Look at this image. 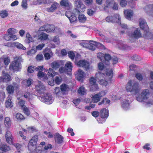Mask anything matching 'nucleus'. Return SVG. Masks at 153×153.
<instances>
[{
    "label": "nucleus",
    "mask_w": 153,
    "mask_h": 153,
    "mask_svg": "<svg viewBox=\"0 0 153 153\" xmlns=\"http://www.w3.org/2000/svg\"><path fill=\"white\" fill-rule=\"evenodd\" d=\"M113 4L112 9L114 10H117L118 9V5L114 0H106L105 4H103L102 7V10L108 12L109 8Z\"/></svg>",
    "instance_id": "3"
},
{
    "label": "nucleus",
    "mask_w": 153,
    "mask_h": 153,
    "mask_svg": "<svg viewBox=\"0 0 153 153\" xmlns=\"http://www.w3.org/2000/svg\"><path fill=\"white\" fill-rule=\"evenodd\" d=\"M78 93L82 95L84 94L85 92V88L83 87H80L78 90Z\"/></svg>",
    "instance_id": "50"
},
{
    "label": "nucleus",
    "mask_w": 153,
    "mask_h": 153,
    "mask_svg": "<svg viewBox=\"0 0 153 153\" xmlns=\"http://www.w3.org/2000/svg\"><path fill=\"white\" fill-rule=\"evenodd\" d=\"M75 63L79 67H83L85 68L86 71L89 69V64L87 61L85 60H80L77 61V57L76 56L75 57Z\"/></svg>",
    "instance_id": "7"
},
{
    "label": "nucleus",
    "mask_w": 153,
    "mask_h": 153,
    "mask_svg": "<svg viewBox=\"0 0 153 153\" xmlns=\"http://www.w3.org/2000/svg\"><path fill=\"white\" fill-rule=\"evenodd\" d=\"M68 56L71 59H74L75 57V54L73 51L68 52Z\"/></svg>",
    "instance_id": "56"
},
{
    "label": "nucleus",
    "mask_w": 153,
    "mask_h": 153,
    "mask_svg": "<svg viewBox=\"0 0 153 153\" xmlns=\"http://www.w3.org/2000/svg\"><path fill=\"white\" fill-rule=\"evenodd\" d=\"M120 15L117 13L114 14L113 16H108L105 19L106 22L112 23L118 22L120 20Z\"/></svg>",
    "instance_id": "10"
},
{
    "label": "nucleus",
    "mask_w": 153,
    "mask_h": 153,
    "mask_svg": "<svg viewBox=\"0 0 153 153\" xmlns=\"http://www.w3.org/2000/svg\"><path fill=\"white\" fill-rule=\"evenodd\" d=\"M54 80L57 85H59L62 81L61 78L58 76H56Z\"/></svg>",
    "instance_id": "54"
},
{
    "label": "nucleus",
    "mask_w": 153,
    "mask_h": 153,
    "mask_svg": "<svg viewBox=\"0 0 153 153\" xmlns=\"http://www.w3.org/2000/svg\"><path fill=\"white\" fill-rule=\"evenodd\" d=\"M135 77L137 79L140 81H141L143 79L142 75L140 73H137L135 74Z\"/></svg>",
    "instance_id": "59"
},
{
    "label": "nucleus",
    "mask_w": 153,
    "mask_h": 153,
    "mask_svg": "<svg viewBox=\"0 0 153 153\" xmlns=\"http://www.w3.org/2000/svg\"><path fill=\"white\" fill-rule=\"evenodd\" d=\"M25 41L28 43H30L32 42V38L29 33H27L26 34Z\"/></svg>",
    "instance_id": "42"
},
{
    "label": "nucleus",
    "mask_w": 153,
    "mask_h": 153,
    "mask_svg": "<svg viewBox=\"0 0 153 153\" xmlns=\"http://www.w3.org/2000/svg\"><path fill=\"white\" fill-rule=\"evenodd\" d=\"M128 36L129 37L130 42L132 43L135 40V39H138L142 36L140 30L137 29L132 33H128Z\"/></svg>",
    "instance_id": "8"
},
{
    "label": "nucleus",
    "mask_w": 153,
    "mask_h": 153,
    "mask_svg": "<svg viewBox=\"0 0 153 153\" xmlns=\"http://www.w3.org/2000/svg\"><path fill=\"white\" fill-rule=\"evenodd\" d=\"M129 104L128 101L126 100H125L122 102L121 106L124 109H126L128 108L129 106Z\"/></svg>",
    "instance_id": "39"
},
{
    "label": "nucleus",
    "mask_w": 153,
    "mask_h": 153,
    "mask_svg": "<svg viewBox=\"0 0 153 153\" xmlns=\"http://www.w3.org/2000/svg\"><path fill=\"white\" fill-rule=\"evenodd\" d=\"M34 68L33 66H30L28 67L27 71V72L30 73H31L34 72Z\"/></svg>",
    "instance_id": "61"
},
{
    "label": "nucleus",
    "mask_w": 153,
    "mask_h": 153,
    "mask_svg": "<svg viewBox=\"0 0 153 153\" xmlns=\"http://www.w3.org/2000/svg\"><path fill=\"white\" fill-rule=\"evenodd\" d=\"M86 74L85 72L81 69L78 70L75 74V77L77 80L82 83L85 78Z\"/></svg>",
    "instance_id": "12"
},
{
    "label": "nucleus",
    "mask_w": 153,
    "mask_h": 153,
    "mask_svg": "<svg viewBox=\"0 0 153 153\" xmlns=\"http://www.w3.org/2000/svg\"><path fill=\"white\" fill-rule=\"evenodd\" d=\"M3 61L4 64L6 65H7L10 63V59L9 58V57H6L3 58Z\"/></svg>",
    "instance_id": "53"
},
{
    "label": "nucleus",
    "mask_w": 153,
    "mask_h": 153,
    "mask_svg": "<svg viewBox=\"0 0 153 153\" xmlns=\"http://www.w3.org/2000/svg\"><path fill=\"white\" fill-rule=\"evenodd\" d=\"M65 67L67 71L71 72L73 68L72 62L70 61L68 62L65 64Z\"/></svg>",
    "instance_id": "29"
},
{
    "label": "nucleus",
    "mask_w": 153,
    "mask_h": 153,
    "mask_svg": "<svg viewBox=\"0 0 153 153\" xmlns=\"http://www.w3.org/2000/svg\"><path fill=\"white\" fill-rule=\"evenodd\" d=\"M0 149L3 152H6L9 151L10 150V148L9 146L0 142Z\"/></svg>",
    "instance_id": "27"
},
{
    "label": "nucleus",
    "mask_w": 153,
    "mask_h": 153,
    "mask_svg": "<svg viewBox=\"0 0 153 153\" xmlns=\"http://www.w3.org/2000/svg\"><path fill=\"white\" fill-rule=\"evenodd\" d=\"M41 30L45 31L47 32H51L55 30V27L53 25H49L48 26V28H45V26H43L41 27L40 29Z\"/></svg>",
    "instance_id": "20"
},
{
    "label": "nucleus",
    "mask_w": 153,
    "mask_h": 153,
    "mask_svg": "<svg viewBox=\"0 0 153 153\" xmlns=\"http://www.w3.org/2000/svg\"><path fill=\"white\" fill-rule=\"evenodd\" d=\"M75 9L78 13L83 12L85 9V7L80 0L75 1Z\"/></svg>",
    "instance_id": "9"
},
{
    "label": "nucleus",
    "mask_w": 153,
    "mask_h": 153,
    "mask_svg": "<svg viewBox=\"0 0 153 153\" xmlns=\"http://www.w3.org/2000/svg\"><path fill=\"white\" fill-rule=\"evenodd\" d=\"M60 88L61 91L63 93L67 91L69 89L68 86L65 84H62L61 85Z\"/></svg>",
    "instance_id": "33"
},
{
    "label": "nucleus",
    "mask_w": 153,
    "mask_h": 153,
    "mask_svg": "<svg viewBox=\"0 0 153 153\" xmlns=\"http://www.w3.org/2000/svg\"><path fill=\"white\" fill-rule=\"evenodd\" d=\"M21 58L20 57H16L15 60L10 64L9 68L10 70L19 71L21 65Z\"/></svg>",
    "instance_id": "4"
},
{
    "label": "nucleus",
    "mask_w": 153,
    "mask_h": 153,
    "mask_svg": "<svg viewBox=\"0 0 153 153\" xmlns=\"http://www.w3.org/2000/svg\"><path fill=\"white\" fill-rule=\"evenodd\" d=\"M2 76L0 77V81H2L4 82H8L11 80V76L7 73H6L4 71L2 72Z\"/></svg>",
    "instance_id": "14"
},
{
    "label": "nucleus",
    "mask_w": 153,
    "mask_h": 153,
    "mask_svg": "<svg viewBox=\"0 0 153 153\" xmlns=\"http://www.w3.org/2000/svg\"><path fill=\"white\" fill-rule=\"evenodd\" d=\"M89 88L91 91H94L98 90L99 88L97 84L89 85Z\"/></svg>",
    "instance_id": "30"
},
{
    "label": "nucleus",
    "mask_w": 153,
    "mask_h": 153,
    "mask_svg": "<svg viewBox=\"0 0 153 153\" xmlns=\"http://www.w3.org/2000/svg\"><path fill=\"white\" fill-rule=\"evenodd\" d=\"M60 4L61 6L65 8H68L70 7L71 3L68 0H61Z\"/></svg>",
    "instance_id": "24"
},
{
    "label": "nucleus",
    "mask_w": 153,
    "mask_h": 153,
    "mask_svg": "<svg viewBox=\"0 0 153 153\" xmlns=\"http://www.w3.org/2000/svg\"><path fill=\"white\" fill-rule=\"evenodd\" d=\"M79 21V22L84 23L86 20V17L83 14H79L78 17Z\"/></svg>",
    "instance_id": "35"
},
{
    "label": "nucleus",
    "mask_w": 153,
    "mask_h": 153,
    "mask_svg": "<svg viewBox=\"0 0 153 153\" xmlns=\"http://www.w3.org/2000/svg\"><path fill=\"white\" fill-rule=\"evenodd\" d=\"M104 54L101 52H99L97 54V56L98 58H99L102 61L103 59Z\"/></svg>",
    "instance_id": "62"
},
{
    "label": "nucleus",
    "mask_w": 153,
    "mask_h": 153,
    "mask_svg": "<svg viewBox=\"0 0 153 153\" xmlns=\"http://www.w3.org/2000/svg\"><path fill=\"white\" fill-rule=\"evenodd\" d=\"M107 91L106 90H103L100 91L97 94L100 97V98L104 96L107 93Z\"/></svg>",
    "instance_id": "52"
},
{
    "label": "nucleus",
    "mask_w": 153,
    "mask_h": 153,
    "mask_svg": "<svg viewBox=\"0 0 153 153\" xmlns=\"http://www.w3.org/2000/svg\"><path fill=\"white\" fill-rule=\"evenodd\" d=\"M126 88L127 92H130L134 95L138 93L140 91L139 83L136 82H132L131 80H130L127 83Z\"/></svg>",
    "instance_id": "2"
},
{
    "label": "nucleus",
    "mask_w": 153,
    "mask_h": 153,
    "mask_svg": "<svg viewBox=\"0 0 153 153\" xmlns=\"http://www.w3.org/2000/svg\"><path fill=\"white\" fill-rule=\"evenodd\" d=\"M41 98V101L46 104H49L52 103L53 97L51 94H45Z\"/></svg>",
    "instance_id": "13"
},
{
    "label": "nucleus",
    "mask_w": 153,
    "mask_h": 153,
    "mask_svg": "<svg viewBox=\"0 0 153 153\" xmlns=\"http://www.w3.org/2000/svg\"><path fill=\"white\" fill-rule=\"evenodd\" d=\"M110 102V101L107 98H103L101 102L98 103L99 105H101L102 104L107 105L109 104Z\"/></svg>",
    "instance_id": "32"
},
{
    "label": "nucleus",
    "mask_w": 153,
    "mask_h": 153,
    "mask_svg": "<svg viewBox=\"0 0 153 153\" xmlns=\"http://www.w3.org/2000/svg\"><path fill=\"white\" fill-rule=\"evenodd\" d=\"M11 121L9 118L6 117L4 120V125L7 128H9L11 126Z\"/></svg>",
    "instance_id": "37"
},
{
    "label": "nucleus",
    "mask_w": 153,
    "mask_h": 153,
    "mask_svg": "<svg viewBox=\"0 0 153 153\" xmlns=\"http://www.w3.org/2000/svg\"><path fill=\"white\" fill-rule=\"evenodd\" d=\"M48 37V35L46 33L42 32L39 35V39L42 40H45L47 39Z\"/></svg>",
    "instance_id": "43"
},
{
    "label": "nucleus",
    "mask_w": 153,
    "mask_h": 153,
    "mask_svg": "<svg viewBox=\"0 0 153 153\" xmlns=\"http://www.w3.org/2000/svg\"><path fill=\"white\" fill-rule=\"evenodd\" d=\"M59 4L58 3L54 2L50 8H48V12H53L59 7Z\"/></svg>",
    "instance_id": "25"
},
{
    "label": "nucleus",
    "mask_w": 153,
    "mask_h": 153,
    "mask_svg": "<svg viewBox=\"0 0 153 153\" xmlns=\"http://www.w3.org/2000/svg\"><path fill=\"white\" fill-rule=\"evenodd\" d=\"M33 81V80L29 78L27 79L23 80L22 82V84L24 85L26 87H28L31 85Z\"/></svg>",
    "instance_id": "26"
},
{
    "label": "nucleus",
    "mask_w": 153,
    "mask_h": 153,
    "mask_svg": "<svg viewBox=\"0 0 153 153\" xmlns=\"http://www.w3.org/2000/svg\"><path fill=\"white\" fill-rule=\"evenodd\" d=\"M65 15L68 18L71 23L77 20V18L75 14L70 11H66Z\"/></svg>",
    "instance_id": "15"
},
{
    "label": "nucleus",
    "mask_w": 153,
    "mask_h": 153,
    "mask_svg": "<svg viewBox=\"0 0 153 153\" xmlns=\"http://www.w3.org/2000/svg\"><path fill=\"white\" fill-rule=\"evenodd\" d=\"M97 79L96 77L94 78L93 76L91 77L89 79V85L97 84Z\"/></svg>",
    "instance_id": "45"
},
{
    "label": "nucleus",
    "mask_w": 153,
    "mask_h": 153,
    "mask_svg": "<svg viewBox=\"0 0 153 153\" xmlns=\"http://www.w3.org/2000/svg\"><path fill=\"white\" fill-rule=\"evenodd\" d=\"M95 45L90 43L88 44V48L90 50L94 51L95 50Z\"/></svg>",
    "instance_id": "51"
},
{
    "label": "nucleus",
    "mask_w": 153,
    "mask_h": 153,
    "mask_svg": "<svg viewBox=\"0 0 153 153\" xmlns=\"http://www.w3.org/2000/svg\"><path fill=\"white\" fill-rule=\"evenodd\" d=\"M37 76L39 78H43L45 80H47L48 79L47 75L44 74L43 72L39 71L37 74Z\"/></svg>",
    "instance_id": "38"
},
{
    "label": "nucleus",
    "mask_w": 153,
    "mask_h": 153,
    "mask_svg": "<svg viewBox=\"0 0 153 153\" xmlns=\"http://www.w3.org/2000/svg\"><path fill=\"white\" fill-rule=\"evenodd\" d=\"M91 115L95 118L97 117L100 115V112L98 111H94L91 112Z\"/></svg>",
    "instance_id": "55"
},
{
    "label": "nucleus",
    "mask_w": 153,
    "mask_h": 153,
    "mask_svg": "<svg viewBox=\"0 0 153 153\" xmlns=\"http://www.w3.org/2000/svg\"><path fill=\"white\" fill-rule=\"evenodd\" d=\"M35 88L37 91L40 94H42L45 91V87L40 81H38V84Z\"/></svg>",
    "instance_id": "16"
},
{
    "label": "nucleus",
    "mask_w": 153,
    "mask_h": 153,
    "mask_svg": "<svg viewBox=\"0 0 153 153\" xmlns=\"http://www.w3.org/2000/svg\"><path fill=\"white\" fill-rule=\"evenodd\" d=\"M63 139L64 138L62 136L58 133H56L55 137V140L56 143L59 144L62 143L63 142Z\"/></svg>",
    "instance_id": "21"
},
{
    "label": "nucleus",
    "mask_w": 153,
    "mask_h": 153,
    "mask_svg": "<svg viewBox=\"0 0 153 153\" xmlns=\"http://www.w3.org/2000/svg\"><path fill=\"white\" fill-rule=\"evenodd\" d=\"M100 97L97 94H94L91 97L92 100L94 103L98 102L100 101Z\"/></svg>",
    "instance_id": "31"
},
{
    "label": "nucleus",
    "mask_w": 153,
    "mask_h": 153,
    "mask_svg": "<svg viewBox=\"0 0 153 153\" xmlns=\"http://www.w3.org/2000/svg\"><path fill=\"white\" fill-rule=\"evenodd\" d=\"M16 117L18 120H23L25 119L24 116L22 114L19 113H18L16 114Z\"/></svg>",
    "instance_id": "44"
},
{
    "label": "nucleus",
    "mask_w": 153,
    "mask_h": 153,
    "mask_svg": "<svg viewBox=\"0 0 153 153\" xmlns=\"http://www.w3.org/2000/svg\"><path fill=\"white\" fill-rule=\"evenodd\" d=\"M113 72L112 69L107 68L105 73H102L98 71L95 75L96 78L98 81V83L103 86H106L108 85V82L104 79L107 80L108 81L111 82L113 77Z\"/></svg>",
    "instance_id": "1"
},
{
    "label": "nucleus",
    "mask_w": 153,
    "mask_h": 153,
    "mask_svg": "<svg viewBox=\"0 0 153 153\" xmlns=\"http://www.w3.org/2000/svg\"><path fill=\"white\" fill-rule=\"evenodd\" d=\"M6 106L7 108H11L13 107L12 103L11 100L9 98L6 101Z\"/></svg>",
    "instance_id": "46"
},
{
    "label": "nucleus",
    "mask_w": 153,
    "mask_h": 153,
    "mask_svg": "<svg viewBox=\"0 0 153 153\" xmlns=\"http://www.w3.org/2000/svg\"><path fill=\"white\" fill-rule=\"evenodd\" d=\"M109 116L108 110L105 108L101 109L100 111V116L102 118H107Z\"/></svg>",
    "instance_id": "18"
},
{
    "label": "nucleus",
    "mask_w": 153,
    "mask_h": 153,
    "mask_svg": "<svg viewBox=\"0 0 153 153\" xmlns=\"http://www.w3.org/2000/svg\"><path fill=\"white\" fill-rule=\"evenodd\" d=\"M52 68L55 70L58 69L60 66V64L58 61H54L51 64Z\"/></svg>",
    "instance_id": "34"
},
{
    "label": "nucleus",
    "mask_w": 153,
    "mask_h": 153,
    "mask_svg": "<svg viewBox=\"0 0 153 153\" xmlns=\"http://www.w3.org/2000/svg\"><path fill=\"white\" fill-rule=\"evenodd\" d=\"M111 59V56L109 54L105 53L104 54L102 61L105 65H109L110 61Z\"/></svg>",
    "instance_id": "19"
},
{
    "label": "nucleus",
    "mask_w": 153,
    "mask_h": 153,
    "mask_svg": "<svg viewBox=\"0 0 153 153\" xmlns=\"http://www.w3.org/2000/svg\"><path fill=\"white\" fill-rule=\"evenodd\" d=\"M7 32L10 35H14V34L17 32V30L14 28H10L8 30Z\"/></svg>",
    "instance_id": "47"
},
{
    "label": "nucleus",
    "mask_w": 153,
    "mask_h": 153,
    "mask_svg": "<svg viewBox=\"0 0 153 153\" xmlns=\"http://www.w3.org/2000/svg\"><path fill=\"white\" fill-rule=\"evenodd\" d=\"M56 72H55L51 68H49L48 73V75L51 77H53L56 75Z\"/></svg>",
    "instance_id": "40"
},
{
    "label": "nucleus",
    "mask_w": 153,
    "mask_h": 153,
    "mask_svg": "<svg viewBox=\"0 0 153 153\" xmlns=\"http://www.w3.org/2000/svg\"><path fill=\"white\" fill-rule=\"evenodd\" d=\"M38 140V136H34L29 141L28 145V148L31 152H35L36 149V145Z\"/></svg>",
    "instance_id": "5"
},
{
    "label": "nucleus",
    "mask_w": 153,
    "mask_h": 153,
    "mask_svg": "<svg viewBox=\"0 0 153 153\" xmlns=\"http://www.w3.org/2000/svg\"><path fill=\"white\" fill-rule=\"evenodd\" d=\"M4 38V39L7 41L10 40H15L17 39L16 35H11L9 33L5 34Z\"/></svg>",
    "instance_id": "23"
},
{
    "label": "nucleus",
    "mask_w": 153,
    "mask_h": 153,
    "mask_svg": "<svg viewBox=\"0 0 153 153\" xmlns=\"http://www.w3.org/2000/svg\"><path fill=\"white\" fill-rule=\"evenodd\" d=\"M140 20L139 25L140 28L144 31L145 36H146L149 32V27L144 19H141Z\"/></svg>",
    "instance_id": "11"
},
{
    "label": "nucleus",
    "mask_w": 153,
    "mask_h": 153,
    "mask_svg": "<svg viewBox=\"0 0 153 153\" xmlns=\"http://www.w3.org/2000/svg\"><path fill=\"white\" fill-rule=\"evenodd\" d=\"M6 90L8 94H12L14 93L15 91L14 87L11 84L8 85L6 87Z\"/></svg>",
    "instance_id": "28"
},
{
    "label": "nucleus",
    "mask_w": 153,
    "mask_h": 153,
    "mask_svg": "<svg viewBox=\"0 0 153 153\" xmlns=\"http://www.w3.org/2000/svg\"><path fill=\"white\" fill-rule=\"evenodd\" d=\"M8 16V12L6 10H2L1 11L0 13V16L2 18H4Z\"/></svg>",
    "instance_id": "41"
},
{
    "label": "nucleus",
    "mask_w": 153,
    "mask_h": 153,
    "mask_svg": "<svg viewBox=\"0 0 153 153\" xmlns=\"http://www.w3.org/2000/svg\"><path fill=\"white\" fill-rule=\"evenodd\" d=\"M36 50L33 49H32L31 50L28 51L27 52V54L28 55L31 56L33 54H34L36 53Z\"/></svg>",
    "instance_id": "64"
},
{
    "label": "nucleus",
    "mask_w": 153,
    "mask_h": 153,
    "mask_svg": "<svg viewBox=\"0 0 153 153\" xmlns=\"http://www.w3.org/2000/svg\"><path fill=\"white\" fill-rule=\"evenodd\" d=\"M98 68L100 70V71H103V73H105L106 70L105 71H104H104H103V70L104 69L105 67V66H104L103 63L101 62H99L98 64ZM101 72L102 73V72Z\"/></svg>",
    "instance_id": "49"
},
{
    "label": "nucleus",
    "mask_w": 153,
    "mask_h": 153,
    "mask_svg": "<svg viewBox=\"0 0 153 153\" xmlns=\"http://www.w3.org/2000/svg\"><path fill=\"white\" fill-rule=\"evenodd\" d=\"M21 109L23 111L25 114L27 116H28L30 114V112L29 109L26 106H25Z\"/></svg>",
    "instance_id": "48"
},
{
    "label": "nucleus",
    "mask_w": 153,
    "mask_h": 153,
    "mask_svg": "<svg viewBox=\"0 0 153 153\" xmlns=\"http://www.w3.org/2000/svg\"><path fill=\"white\" fill-rule=\"evenodd\" d=\"M5 137L7 142L10 144H13V137L11 132L7 131H6Z\"/></svg>",
    "instance_id": "17"
},
{
    "label": "nucleus",
    "mask_w": 153,
    "mask_h": 153,
    "mask_svg": "<svg viewBox=\"0 0 153 153\" xmlns=\"http://www.w3.org/2000/svg\"><path fill=\"white\" fill-rule=\"evenodd\" d=\"M127 3V1L125 0H121L120 2V4L122 7H125L126 6Z\"/></svg>",
    "instance_id": "58"
},
{
    "label": "nucleus",
    "mask_w": 153,
    "mask_h": 153,
    "mask_svg": "<svg viewBox=\"0 0 153 153\" xmlns=\"http://www.w3.org/2000/svg\"><path fill=\"white\" fill-rule=\"evenodd\" d=\"M13 44L14 46H15L19 49L25 50L26 49L22 44L19 43L14 42L13 43Z\"/></svg>",
    "instance_id": "36"
},
{
    "label": "nucleus",
    "mask_w": 153,
    "mask_h": 153,
    "mask_svg": "<svg viewBox=\"0 0 153 153\" xmlns=\"http://www.w3.org/2000/svg\"><path fill=\"white\" fill-rule=\"evenodd\" d=\"M150 93L148 89H145L142 91L141 94L137 97L138 101L142 102L148 99L149 97Z\"/></svg>",
    "instance_id": "6"
},
{
    "label": "nucleus",
    "mask_w": 153,
    "mask_h": 153,
    "mask_svg": "<svg viewBox=\"0 0 153 153\" xmlns=\"http://www.w3.org/2000/svg\"><path fill=\"white\" fill-rule=\"evenodd\" d=\"M124 13L126 18L129 20H131V18L133 14V11L129 10H125L124 11Z\"/></svg>",
    "instance_id": "22"
},
{
    "label": "nucleus",
    "mask_w": 153,
    "mask_h": 153,
    "mask_svg": "<svg viewBox=\"0 0 153 153\" xmlns=\"http://www.w3.org/2000/svg\"><path fill=\"white\" fill-rule=\"evenodd\" d=\"M36 59L37 61H41L43 59L44 57L43 55L38 54L36 56Z\"/></svg>",
    "instance_id": "60"
},
{
    "label": "nucleus",
    "mask_w": 153,
    "mask_h": 153,
    "mask_svg": "<svg viewBox=\"0 0 153 153\" xmlns=\"http://www.w3.org/2000/svg\"><path fill=\"white\" fill-rule=\"evenodd\" d=\"M22 6L25 9L27 8V1L26 0H23L22 3Z\"/></svg>",
    "instance_id": "57"
},
{
    "label": "nucleus",
    "mask_w": 153,
    "mask_h": 153,
    "mask_svg": "<svg viewBox=\"0 0 153 153\" xmlns=\"http://www.w3.org/2000/svg\"><path fill=\"white\" fill-rule=\"evenodd\" d=\"M95 12L91 9H88L87 11L88 14L89 16H93L95 13Z\"/></svg>",
    "instance_id": "63"
}]
</instances>
